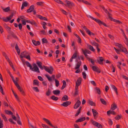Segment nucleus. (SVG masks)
<instances>
[{
    "mask_svg": "<svg viewBox=\"0 0 128 128\" xmlns=\"http://www.w3.org/2000/svg\"><path fill=\"white\" fill-rule=\"evenodd\" d=\"M46 94L47 96H49L51 94V91L49 88H48L47 91L46 92Z\"/></svg>",
    "mask_w": 128,
    "mask_h": 128,
    "instance_id": "473e14b6",
    "label": "nucleus"
},
{
    "mask_svg": "<svg viewBox=\"0 0 128 128\" xmlns=\"http://www.w3.org/2000/svg\"><path fill=\"white\" fill-rule=\"evenodd\" d=\"M121 115H118L115 118V119L116 120H118L121 118Z\"/></svg>",
    "mask_w": 128,
    "mask_h": 128,
    "instance_id": "864d4df0",
    "label": "nucleus"
},
{
    "mask_svg": "<svg viewBox=\"0 0 128 128\" xmlns=\"http://www.w3.org/2000/svg\"><path fill=\"white\" fill-rule=\"evenodd\" d=\"M50 98L54 101H57L58 100V97H55L54 96H52L50 97Z\"/></svg>",
    "mask_w": 128,
    "mask_h": 128,
    "instance_id": "e433bc0d",
    "label": "nucleus"
},
{
    "mask_svg": "<svg viewBox=\"0 0 128 128\" xmlns=\"http://www.w3.org/2000/svg\"><path fill=\"white\" fill-rule=\"evenodd\" d=\"M83 28L85 30L86 32L87 33L88 31L89 30V29L86 28V26H83Z\"/></svg>",
    "mask_w": 128,
    "mask_h": 128,
    "instance_id": "338daca9",
    "label": "nucleus"
},
{
    "mask_svg": "<svg viewBox=\"0 0 128 128\" xmlns=\"http://www.w3.org/2000/svg\"><path fill=\"white\" fill-rule=\"evenodd\" d=\"M45 76L47 78L48 80L50 81H51L52 80V78L50 77L49 76H48L47 74H46Z\"/></svg>",
    "mask_w": 128,
    "mask_h": 128,
    "instance_id": "680f3d73",
    "label": "nucleus"
},
{
    "mask_svg": "<svg viewBox=\"0 0 128 128\" xmlns=\"http://www.w3.org/2000/svg\"><path fill=\"white\" fill-rule=\"evenodd\" d=\"M84 55L86 58L88 59L89 61H90L91 62L93 65L94 64V60L93 59L91 58H90L88 57V55L87 54H90L91 53V52L89 50L86 49H85L84 50L83 48L81 49Z\"/></svg>",
    "mask_w": 128,
    "mask_h": 128,
    "instance_id": "f03ea898",
    "label": "nucleus"
},
{
    "mask_svg": "<svg viewBox=\"0 0 128 128\" xmlns=\"http://www.w3.org/2000/svg\"><path fill=\"white\" fill-rule=\"evenodd\" d=\"M111 87L115 92L116 94L118 95V92L117 91V89L116 87L114 85H112Z\"/></svg>",
    "mask_w": 128,
    "mask_h": 128,
    "instance_id": "c756f323",
    "label": "nucleus"
},
{
    "mask_svg": "<svg viewBox=\"0 0 128 128\" xmlns=\"http://www.w3.org/2000/svg\"><path fill=\"white\" fill-rule=\"evenodd\" d=\"M71 104V102L69 101H67L65 102H64L62 104H61V105L64 107H66L68 105H70Z\"/></svg>",
    "mask_w": 128,
    "mask_h": 128,
    "instance_id": "4468645a",
    "label": "nucleus"
},
{
    "mask_svg": "<svg viewBox=\"0 0 128 128\" xmlns=\"http://www.w3.org/2000/svg\"><path fill=\"white\" fill-rule=\"evenodd\" d=\"M28 3L27 2H23L22 5L25 7H26L28 5Z\"/></svg>",
    "mask_w": 128,
    "mask_h": 128,
    "instance_id": "69168bd1",
    "label": "nucleus"
},
{
    "mask_svg": "<svg viewBox=\"0 0 128 128\" xmlns=\"http://www.w3.org/2000/svg\"><path fill=\"white\" fill-rule=\"evenodd\" d=\"M95 89L97 93L98 94H101V91L100 88H98L96 87Z\"/></svg>",
    "mask_w": 128,
    "mask_h": 128,
    "instance_id": "ea45409f",
    "label": "nucleus"
},
{
    "mask_svg": "<svg viewBox=\"0 0 128 128\" xmlns=\"http://www.w3.org/2000/svg\"><path fill=\"white\" fill-rule=\"evenodd\" d=\"M38 18H39L40 19L42 20H47V19L45 17L42 16L40 15H38Z\"/></svg>",
    "mask_w": 128,
    "mask_h": 128,
    "instance_id": "393cba45",
    "label": "nucleus"
},
{
    "mask_svg": "<svg viewBox=\"0 0 128 128\" xmlns=\"http://www.w3.org/2000/svg\"><path fill=\"white\" fill-rule=\"evenodd\" d=\"M77 63L76 64V67L74 68L75 69L77 70L79 69L80 66L81 65V62L80 60L78 62H77Z\"/></svg>",
    "mask_w": 128,
    "mask_h": 128,
    "instance_id": "dca6fc26",
    "label": "nucleus"
},
{
    "mask_svg": "<svg viewBox=\"0 0 128 128\" xmlns=\"http://www.w3.org/2000/svg\"><path fill=\"white\" fill-rule=\"evenodd\" d=\"M11 14L9 16H7L6 17V19L4 20L5 22H7L9 21L13 17L14 14H16V12L14 10H13L12 12L11 13Z\"/></svg>",
    "mask_w": 128,
    "mask_h": 128,
    "instance_id": "20e7f679",
    "label": "nucleus"
},
{
    "mask_svg": "<svg viewBox=\"0 0 128 128\" xmlns=\"http://www.w3.org/2000/svg\"><path fill=\"white\" fill-rule=\"evenodd\" d=\"M52 93L55 95H58L60 94V91L58 90H53L52 92Z\"/></svg>",
    "mask_w": 128,
    "mask_h": 128,
    "instance_id": "a878e982",
    "label": "nucleus"
},
{
    "mask_svg": "<svg viewBox=\"0 0 128 128\" xmlns=\"http://www.w3.org/2000/svg\"><path fill=\"white\" fill-rule=\"evenodd\" d=\"M18 88V90L21 92L23 95H25V93L23 89L21 88L18 83L15 85Z\"/></svg>",
    "mask_w": 128,
    "mask_h": 128,
    "instance_id": "1a4fd4ad",
    "label": "nucleus"
},
{
    "mask_svg": "<svg viewBox=\"0 0 128 128\" xmlns=\"http://www.w3.org/2000/svg\"><path fill=\"white\" fill-rule=\"evenodd\" d=\"M117 108L116 105L115 103H113L111 106V109L112 110H114Z\"/></svg>",
    "mask_w": 128,
    "mask_h": 128,
    "instance_id": "b1692460",
    "label": "nucleus"
},
{
    "mask_svg": "<svg viewBox=\"0 0 128 128\" xmlns=\"http://www.w3.org/2000/svg\"><path fill=\"white\" fill-rule=\"evenodd\" d=\"M91 44L92 45H94L96 46H98L99 44L95 42H91Z\"/></svg>",
    "mask_w": 128,
    "mask_h": 128,
    "instance_id": "5fc2aeb1",
    "label": "nucleus"
},
{
    "mask_svg": "<svg viewBox=\"0 0 128 128\" xmlns=\"http://www.w3.org/2000/svg\"><path fill=\"white\" fill-rule=\"evenodd\" d=\"M100 101L104 105H106V103L105 100L103 98H101L100 99Z\"/></svg>",
    "mask_w": 128,
    "mask_h": 128,
    "instance_id": "a19ab883",
    "label": "nucleus"
},
{
    "mask_svg": "<svg viewBox=\"0 0 128 128\" xmlns=\"http://www.w3.org/2000/svg\"><path fill=\"white\" fill-rule=\"evenodd\" d=\"M82 108V106H80L79 107L78 110L77 111L75 115V116L76 117L80 113Z\"/></svg>",
    "mask_w": 128,
    "mask_h": 128,
    "instance_id": "412c9836",
    "label": "nucleus"
},
{
    "mask_svg": "<svg viewBox=\"0 0 128 128\" xmlns=\"http://www.w3.org/2000/svg\"><path fill=\"white\" fill-rule=\"evenodd\" d=\"M33 44L35 46H37L38 45H40V42L39 41H36L34 40H32Z\"/></svg>",
    "mask_w": 128,
    "mask_h": 128,
    "instance_id": "a211bd4d",
    "label": "nucleus"
},
{
    "mask_svg": "<svg viewBox=\"0 0 128 128\" xmlns=\"http://www.w3.org/2000/svg\"><path fill=\"white\" fill-rule=\"evenodd\" d=\"M105 12H106L107 14H108V18H109L111 21H112L113 20V18L110 16V15L112 16V14H110L109 12L106 9L104 11Z\"/></svg>",
    "mask_w": 128,
    "mask_h": 128,
    "instance_id": "6ab92c4d",
    "label": "nucleus"
},
{
    "mask_svg": "<svg viewBox=\"0 0 128 128\" xmlns=\"http://www.w3.org/2000/svg\"><path fill=\"white\" fill-rule=\"evenodd\" d=\"M34 5L31 6L27 10L26 12L27 13L31 12L34 10Z\"/></svg>",
    "mask_w": 128,
    "mask_h": 128,
    "instance_id": "2eb2a0df",
    "label": "nucleus"
},
{
    "mask_svg": "<svg viewBox=\"0 0 128 128\" xmlns=\"http://www.w3.org/2000/svg\"><path fill=\"white\" fill-rule=\"evenodd\" d=\"M12 92L14 95V96H15V98L17 99V100L18 101L19 100V98L18 96L15 93L14 91L12 90Z\"/></svg>",
    "mask_w": 128,
    "mask_h": 128,
    "instance_id": "79ce46f5",
    "label": "nucleus"
},
{
    "mask_svg": "<svg viewBox=\"0 0 128 128\" xmlns=\"http://www.w3.org/2000/svg\"><path fill=\"white\" fill-rule=\"evenodd\" d=\"M78 54L76 52L74 53L72 56V58H75L77 56Z\"/></svg>",
    "mask_w": 128,
    "mask_h": 128,
    "instance_id": "49530a36",
    "label": "nucleus"
},
{
    "mask_svg": "<svg viewBox=\"0 0 128 128\" xmlns=\"http://www.w3.org/2000/svg\"><path fill=\"white\" fill-rule=\"evenodd\" d=\"M91 122L92 124L98 128H102V125L98 122L93 120H91Z\"/></svg>",
    "mask_w": 128,
    "mask_h": 128,
    "instance_id": "39448f33",
    "label": "nucleus"
},
{
    "mask_svg": "<svg viewBox=\"0 0 128 128\" xmlns=\"http://www.w3.org/2000/svg\"><path fill=\"white\" fill-rule=\"evenodd\" d=\"M9 33L12 36L16 39H18V37L15 35L14 32H9Z\"/></svg>",
    "mask_w": 128,
    "mask_h": 128,
    "instance_id": "c9c22d12",
    "label": "nucleus"
},
{
    "mask_svg": "<svg viewBox=\"0 0 128 128\" xmlns=\"http://www.w3.org/2000/svg\"><path fill=\"white\" fill-rule=\"evenodd\" d=\"M108 122L109 124L110 125H112L113 124V122L111 119L110 118L108 119Z\"/></svg>",
    "mask_w": 128,
    "mask_h": 128,
    "instance_id": "3c124183",
    "label": "nucleus"
},
{
    "mask_svg": "<svg viewBox=\"0 0 128 128\" xmlns=\"http://www.w3.org/2000/svg\"><path fill=\"white\" fill-rule=\"evenodd\" d=\"M25 63L27 66L30 68V70H33L32 66L28 62L26 61L25 62Z\"/></svg>",
    "mask_w": 128,
    "mask_h": 128,
    "instance_id": "4be33fe9",
    "label": "nucleus"
},
{
    "mask_svg": "<svg viewBox=\"0 0 128 128\" xmlns=\"http://www.w3.org/2000/svg\"><path fill=\"white\" fill-rule=\"evenodd\" d=\"M81 102L79 100H78L75 104L74 106V109L77 108L80 106L81 104Z\"/></svg>",
    "mask_w": 128,
    "mask_h": 128,
    "instance_id": "9d476101",
    "label": "nucleus"
},
{
    "mask_svg": "<svg viewBox=\"0 0 128 128\" xmlns=\"http://www.w3.org/2000/svg\"><path fill=\"white\" fill-rule=\"evenodd\" d=\"M30 24L32 25L34 24L35 26H37V24L36 22L34 20H32V21H31Z\"/></svg>",
    "mask_w": 128,
    "mask_h": 128,
    "instance_id": "4d7b16f0",
    "label": "nucleus"
},
{
    "mask_svg": "<svg viewBox=\"0 0 128 128\" xmlns=\"http://www.w3.org/2000/svg\"><path fill=\"white\" fill-rule=\"evenodd\" d=\"M54 0L58 3L60 4H64V3L60 0Z\"/></svg>",
    "mask_w": 128,
    "mask_h": 128,
    "instance_id": "603ef678",
    "label": "nucleus"
},
{
    "mask_svg": "<svg viewBox=\"0 0 128 128\" xmlns=\"http://www.w3.org/2000/svg\"><path fill=\"white\" fill-rule=\"evenodd\" d=\"M87 16L88 17H89L91 18L93 20L95 21L96 22H97L100 25H103L105 26L108 27L109 26H107L104 22H102L99 19H96L94 18L92 16L90 15H87Z\"/></svg>",
    "mask_w": 128,
    "mask_h": 128,
    "instance_id": "7ed1b4c3",
    "label": "nucleus"
},
{
    "mask_svg": "<svg viewBox=\"0 0 128 128\" xmlns=\"http://www.w3.org/2000/svg\"><path fill=\"white\" fill-rule=\"evenodd\" d=\"M62 82L63 84L61 88V89L62 90L64 89L66 87V81L64 80H63Z\"/></svg>",
    "mask_w": 128,
    "mask_h": 128,
    "instance_id": "72a5a7b5",
    "label": "nucleus"
},
{
    "mask_svg": "<svg viewBox=\"0 0 128 128\" xmlns=\"http://www.w3.org/2000/svg\"><path fill=\"white\" fill-rule=\"evenodd\" d=\"M92 68L94 71L98 73L100 72V69L97 66H93L92 67Z\"/></svg>",
    "mask_w": 128,
    "mask_h": 128,
    "instance_id": "9b49d317",
    "label": "nucleus"
},
{
    "mask_svg": "<svg viewBox=\"0 0 128 128\" xmlns=\"http://www.w3.org/2000/svg\"><path fill=\"white\" fill-rule=\"evenodd\" d=\"M68 98L66 95H64L62 98V100L63 101H67L68 100Z\"/></svg>",
    "mask_w": 128,
    "mask_h": 128,
    "instance_id": "bb28decb",
    "label": "nucleus"
},
{
    "mask_svg": "<svg viewBox=\"0 0 128 128\" xmlns=\"http://www.w3.org/2000/svg\"><path fill=\"white\" fill-rule=\"evenodd\" d=\"M54 80L55 82L56 86V87H58L59 85V81L56 79H54Z\"/></svg>",
    "mask_w": 128,
    "mask_h": 128,
    "instance_id": "09e8293b",
    "label": "nucleus"
},
{
    "mask_svg": "<svg viewBox=\"0 0 128 128\" xmlns=\"http://www.w3.org/2000/svg\"><path fill=\"white\" fill-rule=\"evenodd\" d=\"M98 58L99 59L97 60L98 62L100 64H103V62L104 61H105V60L103 59V58L102 57H99Z\"/></svg>",
    "mask_w": 128,
    "mask_h": 128,
    "instance_id": "f8f14e48",
    "label": "nucleus"
},
{
    "mask_svg": "<svg viewBox=\"0 0 128 128\" xmlns=\"http://www.w3.org/2000/svg\"><path fill=\"white\" fill-rule=\"evenodd\" d=\"M24 57L26 58L29 60H30V55H28V56H26L25 55H24Z\"/></svg>",
    "mask_w": 128,
    "mask_h": 128,
    "instance_id": "13d9d810",
    "label": "nucleus"
},
{
    "mask_svg": "<svg viewBox=\"0 0 128 128\" xmlns=\"http://www.w3.org/2000/svg\"><path fill=\"white\" fill-rule=\"evenodd\" d=\"M42 119L43 120H44L45 122L47 124H48L50 126H51L52 127L54 128H58V127L56 126H53L51 124L50 120H49L48 119L44 118H43Z\"/></svg>",
    "mask_w": 128,
    "mask_h": 128,
    "instance_id": "6e6552de",
    "label": "nucleus"
},
{
    "mask_svg": "<svg viewBox=\"0 0 128 128\" xmlns=\"http://www.w3.org/2000/svg\"><path fill=\"white\" fill-rule=\"evenodd\" d=\"M15 49L16 50L18 54H20V50L19 49L18 44H16V45Z\"/></svg>",
    "mask_w": 128,
    "mask_h": 128,
    "instance_id": "7c9ffc66",
    "label": "nucleus"
},
{
    "mask_svg": "<svg viewBox=\"0 0 128 128\" xmlns=\"http://www.w3.org/2000/svg\"><path fill=\"white\" fill-rule=\"evenodd\" d=\"M92 111L94 118L95 119H96L97 118L96 115L98 114V112L96 111V110L93 109H92Z\"/></svg>",
    "mask_w": 128,
    "mask_h": 128,
    "instance_id": "ddd939ff",
    "label": "nucleus"
},
{
    "mask_svg": "<svg viewBox=\"0 0 128 128\" xmlns=\"http://www.w3.org/2000/svg\"><path fill=\"white\" fill-rule=\"evenodd\" d=\"M4 28L6 29H7L9 32H10L11 31L10 30L11 29V28L8 26L6 24L4 25Z\"/></svg>",
    "mask_w": 128,
    "mask_h": 128,
    "instance_id": "2f4dec72",
    "label": "nucleus"
},
{
    "mask_svg": "<svg viewBox=\"0 0 128 128\" xmlns=\"http://www.w3.org/2000/svg\"><path fill=\"white\" fill-rule=\"evenodd\" d=\"M65 2L66 4H64V5L65 6H68L69 8H70V6H74V4L72 2H71L70 1L66 0L65 1Z\"/></svg>",
    "mask_w": 128,
    "mask_h": 128,
    "instance_id": "0eeeda50",
    "label": "nucleus"
},
{
    "mask_svg": "<svg viewBox=\"0 0 128 128\" xmlns=\"http://www.w3.org/2000/svg\"><path fill=\"white\" fill-rule=\"evenodd\" d=\"M32 88L36 92H39V90L38 89V88L37 87H33Z\"/></svg>",
    "mask_w": 128,
    "mask_h": 128,
    "instance_id": "bf43d9fd",
    "label": "nucleus"
},
{
    "mask_svg": "<svg viewBox=\"0 0 128 128\" xmlns=\"http://www.w3.org/2000/svg\"><path fill=\"white\" fill-rule=\"evenodd\" d=\"M32 65L34 67L33 68H32L33 70H32L34 72H36L38 73H40V71L39 70V68L36 64L34 63H33L32 64Z\"/></svg>",
    "mask_w": 128,
    "mask_h": 128,
    "instance_id": "423d86ee",
    "label": "nucleus"
},
{
    "mask_svg": "<svg viewBox=\"0 0 128 128\" xmlns=\"http://www.w3.org/2000/svg\"><path fill=\"white\" fill-rule=\"evenodd\" d=\"M42 126L44 128H50L47 125L44 124H42Z\"/></svg>",
    "mask_w": 128,
    "mask_h": 128,
    "instance_id": "774afa93",
    "label": "nucleus"
},
{
    "mask_svg": "<svg viewBox=\"0 0 128 128\" xmlns=\"http://www.w3.org/2000/svg\"><path fill=\"white\" fill-rule=\"evenodd\" d=\"M1 115L2 116L4 120L5 121H8V120L7 118H6V117L3 114H1Z\"/></svg>",
    "mask_w": 128,
    "mask_h": 128,
    "instance_id": "a18cd8bd",
    "label": "nucleus"
},
{
    "mask_svg": "<svg viewBox=\"0 0 128 128\" xmlns=\"http://www.w3.org/2000/svg\"><path fill=\"white\" fill-rule=\"evenodd\" d=\"M5 113L8 115H12L13 113L10 111L6 110H5Z\"/></svg>",
    "mask_w": 128,
    "mask_h": 128,
    "instance_id": "4c0bfd02",
    "label": "nucleus"
},
{
    "mask_svg": "<svg viewBox=\"0 0 128 128\" xmlns=\"http://www.w3.org/2000/svg\"><path fill=\"white\" fill-rule=\"evenodd\" d=\"M8 120L12 124H16V123L13 121L12 119L11 118H9L8 119Z\"/></svg>",
    "mask_w": 128,
    "mask_h": 128,
    "instance_id": "0e129e2a",
    "label": "nucleus"
},
{
    "mask_svg": "<svg viewBox=\"0 0 128 128\" xmlns=\"http://www.w3.org/2000/svg\"><path fill=\"white\" fill-rule=\"evenodd\" d=\"M123 49H120V50L124 52L126 54H128V52L127 50L125 48H122Z\"/></svg>",
    "mask_w": 128,
    "mask_h": 128,
    "instance_id": "c85d7f7f",
    "label": "nucleus"
},
{
    "mask_svg": "<svg viewBox=\"0 0 128 128\" xmlns=\"http://www.w3.org/2000/svg\"><path fill=\"white\" fill-rule=\"evenodd\" d=\"M82 2L84 3L87 4L91 5V4L90 3H89L88 1L86 0H81V2Z\"/></svg>",
    "mask_w": 128,
    "mask_h": 128,
    "instance_id": "37998d69",
    "label": "nucleus"
},
{
    "mask_svg": "<svg viewBox=\"0 0 128 128\" xmlns=\"http://www.w3.org/2000/svg\"><path fill=\"white\" fill-rule=\"evenodd\" d=\"M36 64L41 70H42L44 69L46 71L50 74H52L53 72L54 71V68L52 66H50V68H49V67L48 66H42V62L38 60L36 61Z\"/></svg>",
    "mask_w": 128,
    "mask_h": 128,
    "instance_id": "f257e3e1",
    "label": "nucleus"
},
{
    "mask_svg": "<svg viewBox=\"0 0 128 128\" xmlns=\"http://www.w3.org/2000/svg\"><path fill=\"white\" fill-rule=\"evenodd\" d=\"M113 20L114 22H116L118 24H122V22L120 20H116L113 19L112 21Z\"/></svg>",
    "mask_w": 128,
    "mask_h": 128,
    "instance_id": "6e6d98bb",
    "label": "nucleus"
},
{
    "mask_svg": "<svg viewBox=\"0 0 128 128\" xmlns=\"http://www.w3.org/2000/svg\"><path fill=\"white\" fill-rule=\"evenodd\" d=\"M82 75L83 78L84 80H86V75L84 72H82Z\"/></svg>",
    "mask_w": 128,
    "mask_h": 128,
    "instance_id": "8fccbe9b",
    "label": "nucleus"
},
{
    "mask_svg": "<svg viewBox=\"0 0 128 128\" xmlns=\"http://www.w3.org/2000/svg\"><path fill=\"white\" fill-rule=\"evenodd\" d=\"M81 79V77H79L77 79V82H76V83L78 85L80 86V84L82 82Z\"/></svg>",
    "mask_w": 128,
    "mask_h": 128,
    "instance_id": "5701e85b",
    "label": "nucleus"
},
{
    "mask_svg": "<svg viewBox=\"0 0 128 128\" xmlns=\"http://www.w3.org/2000/svg\"><path fill=\"white\" fill-rule=\"evenodd\" d=\"M87 45L89 49L92 51L93 52H95V50L94 48L92 46H91V45L88 44H87Z\"/></svg>",
    "mask_w": 128,
    "mask_h": 128,
    "instance_id": "f3484780",
    "label": "nucleus"
},
{
    "mask_svg": "<svg viewBox=\"0 0 128 128\" xmlns=\"http://www.w3.org/2000/svg\"><path fill=\"white\" fill-rule=\"evenodd\" d=\"M39 83L38 81L37 80H34L33 82V84H34L37 85L38 86H39Z\"/></svg>",
    "mask_w": 128,
    "mask_h": 128,
    "instance_id": "58836bf2",
    "label": "nucleus"
},
{
    "mask_svg": "<svg viewBox=\"0 0 128 128\" xmlns=\"http://www.w3.org/2000/svg\"><path fill=\"white\" fill-rule=\"evenodd\" d=\"M88 103L91 106H96L95 103L93 101H91L90 100H89L88 101Z\"/></svg>",
    "mask_w": 128,
    "mask_h": 128,
    "instance_id": "cd10ccee",
    "label": "nucleus"
},
{
    "mask_svg": "<svg viewBox=\"0 0 128 128\" xmlns=\"http://www.w3.org/2000/svg\"><path fill=\"white\" fill-rule=\"evenodd\" d=\"M10 76L11 77V78H12V80L13 81V82H14V84H15V85L16 84H17L18 83V82H16V81H15L14 79V77H13V76L12 75V74H10Z\"/></svg>",
    "mask_w": 128,
    "mask_h": 128,
    "instance_id": "de8ad7c7",
    "label": "nucleus"
},
{
    "mask_svg": "<svg viewBox=\"0 0 128 128\" xmlns=\"http://www.w3.org/2000/svg\"><path fill=\"white\" fill-rule=\"evenodd\" d=\"M86 118L85 117L81 118L76 120L75 122L76 123H77L79 122H81L85 120H86Z\"/></svg>",
    "mask_w": 128,
    "mask_h": 128,
    "instance_id": "aec40b11",
    "label": "nucleus"
},
{
    "mask_svg": "<svg viewBox=\"0 0 128 128\" xmlns=\"http://www.w3.org/2000/svg\"><path fill=\"white\" fill-rule=\"evenodd\" d=\"M2 8L3 9V11L6 12H8L10 10V8L9 6H8L5 8Z\"/></svg>",
    "mask_w": 128,
    "mask_h": 128,
    "instance_id": "f704fd0d",
    "label": "nucleus"
},
{
    "mask_svg": "<svg viewBox=\"0 0 128 128\" xmlns=\"http://www.w3.org/2000/svg\"><path fill=\"white\" fill-rule=\"evenodd\" d=\"M87 33L90 36L91 35L93 36H94L95 35L94 34L91 32L90 30L88 31Z\"/></svg>",
    "mask_w": 128,
    "mask_h": 128,
    "instance_id": "052dcab7",
    "label": "nucleus"
},
{
    "mask_svg": "<svg viewBox=\"0 0 128 128\" xmlns=\"http://www.w3.org/2000/svg\"><path fill=\"white\" fill-rule=\"evenodd\" d=\"M42 42L43 44L45 43L47 44L48 43V41L46 38H43L42 39Z\"/></svg>",
    "mask_w": 128,
    "mask_h": 128,
    "instance_id": "c03bdc74",
    "label": "nucleus"
},
{
    "mask_svg": "<svg viewBox=\"0 0 128 128\" xmlns=\"http://www.w3.org/2000/svg\"><path fill=\"white\" fill-rule=\"evenodd\" d=\"M9 63L10 65V66H11V67L14 70V71H15V70L13 64L12 63V62H10Z\"/></svg>",
    "mask_w": 128,
    "mask_h": 128,
    "instance_id": "e2e57ef3",
    "label": "nucleus"
}]
</instances>
